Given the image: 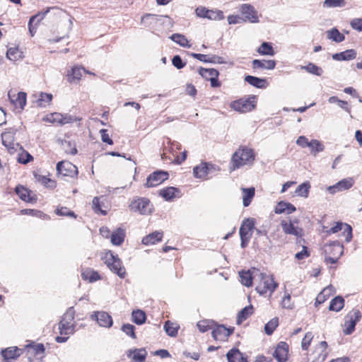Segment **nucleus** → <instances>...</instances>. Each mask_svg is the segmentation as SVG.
<instances>
[{
    "label": "nucleus",
    "mask_w": 362,
    "mask_h": 362,
    "mask_svg": "<svg viewBox=\"0 0 362 362\" xmlns=\"http://www.w3.org/2000/svg\"><path fill=\"white\" fill-rule=\"evenodd\" d=\"M132 211L142 215L149 214L152 211V205L148 199L144 197L134 199L129 206Z\"/></svg>",
    "instance_id": "1a4fd4ad"
},
{
    "label": "nucleus",
    "mask_w": 362,
    "mask_h": 362,
    "mask_svg": "<svg viewBox=\"0 0 362 362\" xmlns=\"http://www.w3.org/2000/svg\"><path fill=\"white\" fill-rule=\"evenodd\" d=\"M361 314L358 309H353L345 317L344 333L349 335L355 330L356 323L361 320Z\"/></svg>",
    "instance_id": "9d476101"
},
{
    "label": "nucleus",
    "mask_w": 362,
    "mask_h": 362,
    "mask_svg": "<svg viewBox=\"0 0 362 362\" xmlns=\"http://www.w3.org/2000/svg\"><path fill=\"white\" fill-rule=\"evenodd\" d=\"M350 25L353 29L362 32V18H354Z\"/></svg>",
    "instance_id": "774afa93"
},
{
    "label": "nucleus",
    "mask_w": 362,
    "mask_h": 362,
    "mask_svg": "<svg viewBox=\"0 0 362 362\" xmlns=\"http://www.w3.org/2000/svg\"><path fill=\"white\" fill-rule=\"evenodd\" d=\"M212 337L216 340H226L228 337V331L224 325H218L212 330Z\"/></svg>",
    "instance_id": "2f4dec72"
},
{
    "label": "nucleus",
    "mask_w": 362,
    "mask_h": 362,
    "mask_svg": "<svg viewBox=\"0 0 362 362\" xmlns=\"http://www.w3.org/2000/svg\"><path fill=\"white\" fill-rule=\"evenodd\" d=\"M346 6V0H325L322 6L325 8H343Z\"/></svg>",
    "instance_id": "a18cd8bd"
},
{
    "label": "nucleus",
    "mask_w": 362,
    "mask_h": 362,
    "mask_svg": "<svg viewBox=\"0 0 362 362\" xmlns=\"http://www.w3.org/2000/svg\"><path fill=\"white\" fill-rule=\"evenodd\" d=\"M15 192L21 200L28 203H35L37 199L36 195L32 191L22 185L16 186Z\"/></svg>",
    "instance_id": "a211bd4d"
},
{
    "label": "nucleus",
    "mask_w": 362,
    "mask_h": 362,
    "mask_svg": "<svg viewBox=\"0 0 362 362\" xmlns=\"http://www.w3.org/2000/svg\"><path fill=\"white\" fill-rule=\"evenodd\" d=\"M228 362H247V358L236 348L231 349L227 354Z\"/></svg>",
    "instance_id": "c756f323"
},
{
    "label": "nucleus",
    "mask_w": 362,
    "mask_h": 362,
    "mask_svg": "<svg viewBox=\"0 0 362 362\" xmlns=\"http://www.w3.org/2000/svg\"><path fill=\"white\" fill-rule=\"evenodd\" d=\"M163 328L168 336L175 337L177 335L180 326L177 323L168 320L165 322Z\"/></svg>",
    "instance_id": "4c0bfd02"
},
{
    "label": "nucleus",
    "mask_w": 362,
    "mask_h": 362,
    "mask_svg": "<svg viewBox=\"0 0 362 362\" xmlns=\"http://www.w3.org/2000/svg\"><path fill=\"white\" fill-rule=\"evenodd\" d=\"M255 227V220L253 218H246L243 221V223L240 228L243 229V233L251 238L252 230Z\"/></svg>",
    "instance_id": "79ce46f5"
},
{
    "label": "nucleus",
    "mask_w": 362,
    "mask_h": 362,
    "mask_svg": "<svg viewBox=\"0 0 362 362\" xmlns=\"http://www.w3.org/2000/svg\"><path fill=\"white\" fill-rule=\"evenodd\" d=\"M81 278L83 280L93 283L101 279L100 274L91 268L83 269L81 272Z\"/></svg>",
    "instance_id": "7c9ffc66"
},
{
    "label": "nucleus",
    "mask_w": 362,
    "mask_h": 362,
    "mask_svg": "<svg viewBox=\"0 0 362 362\" xmlns=\"http://www.w3.org/2000/svg\"><path fill=\"white\" fill-rule=\"evenodd\" d=\"M276 62L274 60H266V59H254L252 61V68L253 69H267V70H273L276 66Z\"/></svg>",
    "instance_id": "bb28decb"
},
{
    "label": "nucleus",
    "mask_w": 362,
    "mask_h": 362,
    "mask_svg": "<svg viewBox=\"0 0 362 362\" xmlns=\"http://www.w3.org/2000/svg\"><path fill=\"white\" fill-rule=\"evenodd\" d=\"M159 195L165 201L170 202L174 198L180 197L181 195L180 190L174 187H168L160 190Z\"/></svg>",
    "instance_id": "393cba45"
},
{
    "label": "nucleus",
    "mask_w": 362,
    "mask_h": 362,
    "mask_svg": "<svg viewBox=\"0 0 362 362\" xmlns=\"http://www.w3.org/2000/svg\"><path fill=\"white\" fill-rule=\"evenodd\" d=\"M245 81L257 88H266L268 86L267 79L254 76L247 75L245 77Z\"/></svg>",
    "instance_id": "cd10ccee"
},
{
    "label": "nucleus",
    "mask_w": 362,
    "mask_h": 362,
    "mask_svg": "<svg viewBox=\"0 0 362 362\" xmlns=\"http://www.w3.org/2000/svg\"><path fill=\"white\" fill-rule=\"evenodd\" d=\"M90 319L104 328H110L113 325L112 316L105 311H93L90 315Z\"/></svg>",
    "instance_id": "f8f14e48"
},
{
    "label": "nucleus",
    "mask_w": 362,
    "mask_h": 362,
    "mask_svg": "<svg viewBox=\"0 0 362 362\" xmlns=\"http://www.w3.org/2000/svg\"><path fill=\"white\" fill-rule=\"evenodd\" d=\"M104 260L111 272L116 274L121 279L125 277V268L122 266V262L117 255H115L111 251H108L104 256Z\"/></svg>",
    "instance_id": "20e7f679"
},
{
    "label": "nucleus",
    "mask_w": 362,
    "mask_h": 362,
    "mask_svg": "<svg viewBox=\"0 0 362 362\" xmlns=\"http://www.w3.org/2000/svg\"><path fill=\"white\" fill-rule=\"evenodd\" d=\"M57 173L58 177L76 178L78 175L77 167L69 161L62 160L57 164Z\"/></svg>",
    "instance_id": "0eeeda50"
},
{
    "label": "nucleus",
    "mask_w": 362,
    "mask_h": 362,
    "mask_svg": "<svg viewBox=\"0 0 362 362\" xmlns=\"http://www.w3.org/2000/svg\"><path fill=\"white\" fill-rule=\"evenodd\" d=\"M257 105V96L250 95L247 98H240L233 101L230 107L235 111L246 113L253 110Z\"/></svg>",
    "instance_id": "423d86ee"
},
{
    "label": "nucleus",
    "mask_w": 362,
    "mask_h": 362,
    "mask_svg": "<svg viewBox=\"0 0 362 362\" xmlns=\"http://www.w3.org/2000/svg\"><path fill=\"white\" fill-rule=\"evenodd\" d=\"M243 191V204L245 207L248 206L255 197V187L242 188Z\"/></svg>",
    "instance_id": "f704fd0d"
},
{
    "label": "nucleus",
    "mask_w": 362,
    "mask_h": 362,
    "mask_svg": "<svg viewBox=\"0 0 362 362\" xmlns=\"http://www.w3.org/2000/svg\"><path fill=\"white\" fill-rule=\"evenodd\" d=\"M17 132V129L14 127L8 128L1 134L2 144L8 149L10 153L16 151L18 147V144L14 143V136Z\"/></svg>",
    "instance_id": "9b49d317"
},
{
    "label": "nucleus",
    "mask_w": 362,
    "mask_h": 362,
    "mask_svg": "<svg viewBox=\"0 0 362 362\" xmlns=\"http://www.w3.org/2000/svg\"><path fill=\"white\" fill-rule=\"evenodd\" d=\"M252 305H248L243 308L238 314L236 320L237 324L240 325L244 320H245L250 315L252 314Z\"/></svg>",
    "instance_id": "a19ab883"
},
{
    "label": "nucleus",
    "mask_w": 362,
    "mask_h": 362,
    "mask_svg": "<svg viewBox=\"0 0 362 362\" xmlns=\"http://www.w3.org/2000/svg\"><path fill=\"white\" fill-rule=\"evenodd\" d=\"M21 56V52H19L17 47H11L7 50L6 57L11 61L18 60Z\"/></svg>",
    "instance_id": "bf43d9fd"
},
{
    "label": "nucleus",
    "mask_w": 362,
    "mask_h": 362,
    "mask_svg": "<svg viewBox=\"0 0 362 362\" xmlns=\"http://www.w3.org/2000/svg\"><path fill=\"white\" fill-rule=\"evenodd\" d=\"M357 52L355 49H350L344 52L332 54V59L336 61H349L356 57Z\"/></svg>",
    "instance_id": "c85d7f7f"
},
{
    "label": "nucleus",
    "mask_w": 362,
    "mask_h": 362,
    "mask_svg": "<svg viewBox=\"0 0 362 362\" xmlns=\"http://www.w3.org/2000/svg\"><path fill=\"white\" fill-rule=\"evenodd\" d=\"M168 178V173L163 170H157L150 174L146 178L145 186L146 187H154Z\"/></svg>",
    "instance_id": "4468645a"
},
{
    "label": "nucleus",
    "mask_w": 362,
    "mask_h": 362,
    "mask_svg": "<svg viewBox=\"0 0 362 362\" xmlns=\"http://www.w3.org/2000/svg\"><path fill=\"white\" fill-rule=\"evenodd\" d=\"M199 74L205 79L210 81L211 87L217 88L221 86L218 81L219 72L215 69L199 68Z\"/></svg>",
    "instance_id": "dca6fc26"
},
{
    "label": "nucleus",
    "mask_w": 362,
    "mask_h": 362,
    "mask_svg": "<svg viewBox=\"0 0 362 362\" xmlns=\"http://www.w3.org/2000/svg\"><path fill=\"white\" fill-rule=\"evenodd\" d=\"M288 345L284 341L279 342L272 354L278 362H286L288 359Z\"/></svg>",
    "instance_id": "aec40b11"
},
{
    "label": "nucleus",
    "mask_w": 362,
    "mask_h": 362,
    "mask_svg": "<svg viewBox=\"0 0 362 362\" xmlns=\"http://www.w3.org/2000/svg\"><path fill=\"white\" fill-rule=\"evenodd\" d=\"M52 100V95L50 93H41L39 98L37 100L36 103L37 106L45 107L49 105Z\"/></svg>",
    "instance_id": "8fccbe9b"
},
{
    "label": "nucleus",
    "mask_w": 362,
    "mask_h": 362,
    "mask_svg": "<svg viewBox=\"0 0 362 362\" xmlns=\"http://www.w3.org/2000/svg\"><path fill=\"white\" fill-rule=\"evenodd\" d=\"M214 322L209 320H203L197 322V326L199 330L204 333L212 329Z\"/></svg>",
    "instance_id": "6e6d98bb"
},
{
    "label": "nucleus",
    "mask_w": 362,
    "mask_h": 362,
    "mask_svg": "<svg viewBox=\"0 0 362 362\" xmlns=\"http://www.w3.org/2000/svg\"><path fill=\"white\" fill-rule=\"evenodd\" d=\"M49 11V8H48L45 11L40 12L36 15L31 16L29 21H30V23H34L35 21H36L35 25H37L45 18V16L47 13H48Z\"/></svg>",
    "instance_id": "e2e57ef3"
},
{
    "label": "nucleus",
    "mask_w": 362,
    "mask_h": 362,
    "mask_svg": "<svg viewBox=\"0 0 362 362\" xmlns=\"http://www.w3.org/2000/svg\"><path fill=\"white\" fill-rule=\"evenodd\" d=\"M207 19L213 21H220L224 18L223 12L221 10H210L207 14Z\"/></svg>",
    "instance_id": "13d9d810"
},
{
    "label": "nucleus",
    "mask_w": 362,
    "mask_h": 362,
    "mask_svg": "<svg viewBox=\"0 0 362 362\" xmlns=\"http://www.w3.org/2000/svg\"><path fill=\"white\" fill-rule=\"evenodd\" d=\"M125 237V230L122 228H117L112 231L110 235L111 243L114 245L119 246L124 243Z\"/></svg>",
    "instance_id": "a878e982"
},
{
    "label": "nucleus",
    "mask_w": 362,
    "mask_h": 362,
    "mask_svg": "<svg viewBox=\"0 0 362 362\" xmlns=\"http://www.w3.org/2000/svg\"><path fill=\"white\" fill-rule=\"evenodd\" d=\"M34 176L37 182L41 183L47 188L54 189L57 187V182L45 175L35 174Z\"/></svg>",
    "instance_id": "e433bc0d"
},
{
    "label": "nucleus",
    "mask_w": 362,
    "mask_h": 362,
    "mask_svg": "<svg viewBox=\"0 0 362 362\" xmlns=\"http://www.w3.org/2000/svg\"><path fill=\"white\" fill-rule=\"evenodd\" d=\"M56 214L58 216H71L75 218H76L75 213L73 211H70L67 207L57 208L56 209Z\"/></svg>",
    "instance_id": "680f3d73"
},
{
    "label": "nucleus",
    "mask_w": 362,
    "mask_h": 362,
    "mask_svg": "<svg viewBox=\"0 0 362 362\" xmlns=\"http://www.w3.org/2000/svg\"><path fill=\"white\" fill-rule=\"evenodd\" d=\"M132 321L136 325H143L146 320V313L141 310H134L132 313Z\"/></svg>",
    "instance_id": "c03bdc74"
},
{
    "label": "nucleus",
    "mask_w": 362,
    "mask_h": 362,
    "mask_svg": "<svg viewBox=\"0 0 362 362\" xmlns=\"http://www.w3.org/2000/svg\"><path fill=\"white\" fill-rule=\"evenodd\" d=\"M166 19L170 20V18L168 16L146 13L141 17V23L153 32L160 30Z\"/></svg>",
    "instance_id": "39448f33"
},
{
    "label": "nucleus",
    "mask_w": 362,
    "mask_h": 362,
    "mask_svg": "<svg viewBox=\"0 0 362 362\" xmlns=\"http://www.w3.org/2000/svg\"><path fill=\"white\" fill-rule=\"evenodd\" d=\"M240 11L243 17V22L251 23H259V16L255 8L250 4H243L240 6Z\"/></svg>",
    "instance_id": "ddd939ff"
},
{
    "label": "nucleus",
    "mask_w": 362,
    "mask_h": 362,
    "mask_svg": "<svg viewBox=\"0 0 362 362\" xmlns=\"http://www.w3.org/2000/svg\"><path fill=\"white\" fill-rule=\"evenodd\" d=\"M279 325L278 317H274L270 320L264 326V331L267 335H271Z\"/></svg>",
    "instance_id": "5fc2aeb1"
},
{
    "label": "nucleus",
    "mask_w": 362,
    "mask_h": 362,
    "mask_svg": "<svg viewBox=\"0 0 362 362\" xmlns=\"http://www.w3.org/2000/svg\"><path fill=\"white\" fill-rule=\"evenodd\" d=\"M134 329L135 327L131 324H124L121 327V330L132 339H136V337Z\"/></svg>",
    "instance_id": "052dcab7"
},
{
    "label": "nucleus",
    "mask_w": 362,
    "mask_h": 362,
    "mask_svg": "<svg viewBox=\"0 0 362 362\" xmlns=\"http://www.w3.org/2000/svg\"><path fill=\"white\" fill-rule=\"evenodd\" d=\"M21 214L23 215H29V216H32L38 217L42 219H49V218L48 215L42 213L40 211L36 210V209H22L21 211Z\"/></svg>",
    "instance_id": "603ef678"
},
{
    "label": "nucleus",
    "mask_w": 362,
    "mask_h": 362,
    "mask_svg": "<svg viewBox=\"0 0 362 362\" xmlns=\"http://www.w3.org/2000/svg\"><path fill=\"white\" fill-rule=\"evenodd\" d=\"M257 277L259 279V282L256 287V291L260 295H265L269 293V296H271L278 286V284L274 281V277L272 275L259 272Z\"/></svg>",
    "instance_id": "7ed1b4c3"
},
{
    "label": "nucleus",
    "mask_w": 362,
    "mask_h": 362,
    "mask_svg": "<svg viewBox=\"0 0 362 362\" xmlns=\"http://www.w3.org/2000/svg\"><path fill=\"white\" fill-rule=\"evenodd\" d=\"M170 39L182 47L189 48L192 46L187 37L180 33L173 34L170 35Z\"/></svg>",
    "instance_id": "58836bf2"
},
{
    "label": "nucleus",
    "mask_w": 362,
    "mask_h": 362,
    "mask_svg": "<svg viewBox=\"0 0 362 362\" xmlns=\"http://www.w3.org/2000/svg\"><path fill=\"white\" fill-rule=\"evenodd\" d=\"M103 197H95L93 199V209L96 214H100L101 215H106L107 211L103 210L102 207L104 206L103 202L100 201Z\"/></svg>",
    "instance_id": "09e8293b"
},
{
    "label": "nucleus",
    "mask_w": 362,
    "mask_h": 362,
    "mask_svg": "<svg viewBox=\"0 0 362 362\" xmlns=\"http://www.w3.org/2000/svg\"><path fill=\"white\" fill-rule=\"evenodd\" d=\"M257 52L262 55L274 56L275 52L271 43L264 42L258 48Z\"/></svg>",
    "instance_id": "49530a36"
},
{
    "label": "nucleus",
    "mask_w": 362,
    "mask_h": 362,
    "mask_svg": "<svg viewBox=\"0 0 362 362\" xmlns=\"http://www.w3.org/2000/svg\"><path fill=\"white\" fill-rule=\"evenodd\" d=\"M23 350L18 349L17 346H11L1 351V355L3 357V362H8L9 360L16 359L21 354H23Z\"/></svg>",
    "instance_id": "4be33fe9"
},
{
    "label": "nucleus",
    "mask_w": 362,
    "mask_h": 362,
    "mask_svg": "<svg viewBox=\"0 0 362 362\" xmlns=\"http://www.w3.org/2000/svg\"><path fill=\"white\" fill-rule=\"evenodd\" d=\"M354 180L352 177H347L342 179L332 186H329L327 190L331 194H334L339 192L348 190L351 188L354 185Z\"/></svg>",
    "instance_id": "2eb2a0df"
},
{
    "label": "nucleus",
    "mask_w": 362,
    "mask_h": 362,
    "mask_svg": "<svg viewBox=\"0 0 362 362\" xmlns=\"http://www.w3.org/2000/svg\"><path fill=\"white\" fill-rule=\"evenodd\" d=\"M327 37L336 43L341 42L344 40L345 36L341 33L337 28H333L327 31Z\"/></svg>",
    "instance_id": "c9c22d12"
},
{
    "label": "nucleus",
    "mask_w": 362,
    "mask_h": 362,
    "mask_svg": "<svg viewBox=\"0 0 362 362\" xmlns=\"http://www.w3.org/2000/svg\"><path fill=\"white\" fill-rule=\"evenodd\" d=\"M218 165L208 162H202L193 168V174L196 178L206 179L207 176L216 171H220Z\"/></svg>",
    "instance_id": "6e6552de"
},
{
    "label": "nucleus",
    "mask_w": 362,
    "mask_h": 362,
    "mask_svg": "<svg viewBox=\"0 0 362 362\" xmlns=\"http://www.w3.org/2000/svg\"><path fill=\"white\" fill-rule=\"evenodd\" d=\"M344 305V300L341 296H337L334 298L329 304V309L330 310L339 312L340 311Z\"/></svg>",
    "instance_id": "37998d69"
},
{
    "label": "nucleus",
    "mask_w": 362,
    "mask_h": 362,
    "mask_svg": "<svg viewBox=\"0 0 362 362\" xmlns=\"http://www.w3.org/2000/svg\"><path fill=\"white\" fill-rule=\"evenodd\" d=\"M310 188V183L308 182H305L298 185L295 192L298 196L306 198L308 197Z\"/></svg>",
    "instance_id": "864d4df0"
},
{
    "label": "nucleus",
    "mask_w": 362,
    "mask_h": 362,
    "mask_svg": "<svg viewBox=\"0 0 362 362\" xmlns=\"http://www.w3.org/2000/svg\"><path fill=\"white\" fill-rule=\"evenodd\" d=\"M313 338V334L312 332H307L302 340L301 347L303 350H307L310 344V342Z\"/></svg>",
    "instance_id": "69168bd1"
},
{
    "label": "nucleus",
    "mask_w": 362,
    "mask_h": 362,
    "mask_svg": "<svg viewBox=\"0 0 362 362\" xmlns=\"http://www.w3.org/2000/svg\"><path fill=\"white\" fill-rule=\"evenodd\" d=\"M340 230H343L346 242H350L352 238V228L347 223L337 222L334 226L332 227L329 230H327V233H336Z\"/></svg>",
    "instance_id": "6ab92c4d"
},
{
    "label": "nucleus",
    "mask_w": 362,
    "mask_h": 362,
    "mask_svg": "<svg viewBox=\"0 0 362 362\" xmlns=\"http://www.w3.org/2000/svg\"><path fill=\"white\" fill-rule=\"evenodd\" d=\"M281 226L286 234L293 235L297 237L301 235L300 230L297 227H295L291 221L287 222L286 221H282L281 222Z\"/></svg>",
    "instance_id": "473e14b6"
},
{
    "label": "nucleus",
    "mask_w": 362,
    "mask_h": 362,
    "mask_svg": "<svg viewBox=\"0 0 362 362\" xmlns=\"http://www.w3.org/2000/svg\"><path fill=\"white\" fill-rule=\"evenodd\" d=\"M8 97L16 108L23 110L26 105V93L24 92H18L16 94L11 90L8 92Z\"/></svg>",
    "instance_id": "f3484780"
},
{
    "label": "nucleus",
    "mask_w": 362,
    "mask_h": 362,
    "mask_svg": "<svg viewBox=\"0 0 362 362\" xmlns=\"http://www.w3.org/2000/svg\"><path fill=\"white\" fill-rule=\"evenodd\" d=\"M33 156L28 152L19 153L17 157V160L20 163L26 164L33 160Z\"/></svg>",
    "instance_id": "0e129e2a"
},
{
    "label": "nucleus",
    "mask_w": 362,
    "mask_h": 362,
    "mask_svg": "<svg viewBox=\"0 0 362 362\" xmlns=\"http://www.w3.org/2000/svg\"><path fill=\"white\" fill-rule=\"evenodd\" d=\"M301 69H304L307 72L317 76H321L323 73L321 67L311 62L308 63L306 66H302Z\"/></svg>",
    "instance_id": "de8ad7c7"
},
{
    "label": "nucleus",
    "mask_w": 362,
    "mask_h": 362,
    "mask_svg": "<svg viewBox=\"0 0 362 362\" xmlns=\"http://www.w3.org/2000/svg\"><path fill=\"white\" fill-rule=\"evenodd\" d=\"M308 147L310 148V153L314 155L323 151L325 148L322 143L317 139H312Z\"/></svg>",
    "instance_id": "3c124183"
},
{
    "label": "nucleus",
    "mask_w": 362,
    "mask_h": 362,
    "mask_svg": "<svg viewBox=\"0 0 362 362\" xmlns=\"http://www.w3.org/2000/svg\"><path fill=\"white\" fill-rule=\"evenodd\" d=\"M259 270L255 268L248 269L247 271L239 272V276L242 284L246 287H250L252 284V279L257 276Z\"/></svg>",
    "instance_id": "412c9836"
},
{
    "label": "nucleus",
    "mask_w": 362,
    "mask_h": 362,
    "mask_svg": "<svg viewBox=\"0 0 362 362\" xmlns=\"http://www.w3.org/2000/svg\"><path fill=\"white\" fill-rule=\"evenodd\" d=\"M172 64L177 69H181L186 65V63L183 62L182 58L179 55H175L173 57Z\"/></svg>",
    "instance_id": "338daca9"
},
{
    "label": "nucleus",
    "mask_w": 362,
    "mask_h": 362,
    "mask_svg": "<svg viewBox=\"0 0 362 362\" xmlns=\"http://www.w3.org/2000/svg\"><path fill=\"white\" fill-rule=\"evenodd\" d=\"M324 251L327 255L341 257L343 254V246L338 241H334L324 246Z\"/></svg>",
    "instance_id": "b1692460"
},
{
    "label": "nucleus",
    "mask_w": 362,
    "mask_h": 362,
    "mask_svg": "<svg viewBox=\"0 0 362 362\" xmlns=\"http://www.w3.org/2000/svg\"><path fill=\"white\" fill-rule=\"evenodd\" d=\"M163 233L162 232H153L148 235H146L142 238V243L144 245H153L162 240Z\"/></svg>",
    "instance_id": "72a5a7b5"
},
{
    "label": "nucleus",
    "mask_w": 362,
    "mask_h": 362,
    "mask_svg": "<svg viewBox=\"0 0 362 362\" xmlns=\"http://www.w3.org/2000/svg\"><path fill=\"white\" fill-rule=\"evenodd\" d=\"M62 113L59 112H53L49 115H47L44 120L50 123L57 124L61 125L62 124Z\"/></svg>",
    "instance_id": "4d7b16f0"
},
{
    "label": "nucleus",
    "mask_w": 362,
    "mask_h": 362,
    "mask_svg": "<svg viewBox=\"0 0 362 362\" xmlns=\"http://www.w3.org/2000/svg\"><path fill=\"white\" fill-rule=\"evenodd\" d=\"M74 317L75 310L74 307L69 308L58 323V329L60 335H71L75 332Z\"/></svg>",
    "instance_id": "f03ea898"
},
{
    "label": "nucleus",
    "mask_w": 362,
    "mask_h": 362,
    "mask_svg": "<svg viewBox=\"0 0 362 362\" xmlns=\"http://www.w3.org/2000/svg\"><path fill=\"white\" fill-rule=\"evenodd\" d=\"M255 160L254 150L245 146H241L232 155L229 163V171H235L243 166H251Z\"/></svg>",
    "instance_id": "f257e3e1"
},
{
    "label": "nucleus",
    "mask_w": 362,
    "mask_h": 362,
    "mask_svg": "<svg viewBox=\"0 0 362 362\" xmlns=\"http://www.w3.org/2000/svg\"><path fill=\"white\" fill-rule=\"evenodd\" d=\"M84 71L85 70L83 67L78 66L73 67L71 72L67 74L69 81L74 82L80 80Z\"/></svg>",
    "instance_id": "ea45409f"
},
{
    "label": "nucleus",
    "mask_w": 362,
    "mask_h": 362,
    "mask_svg": "<svg viewBox=\"0 0 362 362\" xmlns=\"http://www.w3.org/2000/svg\"><path fill=\"white\" fill-rule=\"evenodd\" d=\"M126 354L133 362H144L148 353L145 349H133L127 350Z\"/></svg>",
    "instance_id": "5701e85b"
}]
</instances>
